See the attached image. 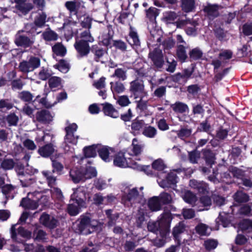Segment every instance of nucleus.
Instances as JSON below:
<instances>
[{
	"label": "nucleus",
	"instance_id": "f257e3e1",
	"mask_svg": "<svg viewBox=\"0 0 252 252\" xmlns=\"http://www.w3.org/2000/svg\"><path fill=\"white\" fill-rule=\"evenodd\" d=\"M76 232L83 235L93 233L98 226V222L87 215H81L76 222Z\"/></svg>",
	"mask_w": 252,
	"mask_h": 252
},
{
	"label": "nucleus",
	"instance_id": "f03ea898",
	"mask_svg": "<svg viewBox=\"0 0 252 252\" xmlns=\"http://www.w3.org/2000/svg\"><path fill=\"white\" fill-rule=\"evenodd\" d=\"M130 153L128 151L120 152L115 155L114 158V164L122 168L130 167L137 170H141V166L136 162L133 161L130 156Z\"/></svg>",
	"mask_w": 252,
	"mask_h": 252
},
{
	"label": "nucleus",
	"instance_id": "7ed1b4c3",
	"mask_svg": "<svg viewBox=\"0 0 252 252\" xmlns=\"http://www.w3.org/2000/svg\"><path fill=\"white\" fill-rule=\"evenodd\" d=\"M96 175L95 169L91 166L86 168H74L70 171V176L75 183L85 182L87 180L95 177Z\"/></svg>",
	"mask_w": 252,
	"mask_h": 252
},
{
	"label": "nucleus",
	"instance_id": "20e7f679",
	"mask_svg": "<svg viewBox=\"0 0 252 252\" xmlns=\"http://www.w3.org/2000/svg\"><path fill=\"white\" fill-rule=\"evenodd\" d=\"M157 182L162 188H170L178 182V178L174 173L160 172L158 174Z\"/></svg>",
	"mask_w": 252,
	"mask_h": 252
},
{
	"label": "nucleus",
	"instance_id": "39448f33",
	"mask_svg": "<svg viewBox=\"0 0 252 252\" xmlns=\"http://www.w3.org/2000/svg\"><path fill=\"white\" fill-rule=\"evenodd\" d=\"M129 91L135 99L143 98L147 95L142 81L135 80L130 82Z\"/></svg>",
	"mask_w": 252,
	"mask_h": 252
},
{
	"label": "nucleus",
	"instance_id": "423d86ee",
	"mask_svg": "<svg viewBox=\"0 0 252 252\" xmlns=\"http://www.w3.org/2000/svg\"><path fill=\"white\" fill-rule=\"evenodd\" d=\"M40 64V59L37 57H32L28 61L22 62L19 66L20 71L24 73H28L38 68Z\"/></svg>",
	"mask_w": 252,
	"mask_h": 252
},
{
	"label": "nucleus",
	"instance_id": "0eeeda50",
	"mask_svg": "<svg viewBox=\"0 0 252 252\" xmlns=\"http://www.w3.org/2000/svg\"><path fill=\"white\" fill-rule=\"evenodd\" d=\"M29 32L26 30L19 31L15 35V42L18 46L27 47L31 46L33 41L30 38L27 34Z\"/></svg>",
	"mask_w": 252,
	"mask_h": 252
},
{
	"label": "nucleus",
	"instance_id": "6e6552de",
	"mask_svg": "<svg viewBox=\"0 0 252 252\" xmlns=\"http://www.w3.org/2000/svg\"><path fill=\"white\" fill-rule=\"evenodd\" d=\"M131 146L132 149L130 151L127 150L130 153V157L132 158L133 161H136L135 160H139L140 159H137L136 157L141 154L144 145L137 138H135L132 140Z\"/></svg>",
	"mask_w": 252,
	"mask_h": 252
},
{
	"label": "nucleus",
	"instance_id": "1a4fd4ad",
	"mask_svg": "<svg viewBox=\"0 0 252 252\" xmlns=\"http://www.w3.org/2000/svg\"><path fill=\"white\" fill-rule=\"evenodd\" d=\"M149 57L151 59L154 65L158 68L162 66L164 63L163 56L162 51L159 48H155L149 54Z\"/></svg>",
	"mask_w": 252,
	"mask_h": 252
},
{
	"label": "nucleus",
	"instance_id": "9d476101",
	"mask_svg": "<svg viewBox=\"0 0 252 252\" xmlns=\"http://www.w3.org/2000/svg\"><path fill=\"white\" fill-rule=\"evenodd\" d=\"M77 129V126L75 124H72L65 128V140L69 143L76 144L77 142L78 136L75 133Z\"/></svg>",
	"mask_w": 252,
	"mask_h": 252
},
{
	"label": "nucleus",
	"instance_id": "9b49d317",
	"mask_svg": "<svg viewBox=\"0 0 252 252\" xmlns=\"http://www.w3.org/2000/svg\"><path fill=\"white\" fill-rule=\"evenodd\" d=\"M87 189L85 187H80L74 191L72 198L79 201L81 206H86L85 199L86 198Z\"/></svg>",
	"mask_w": 252,
	"mask_h": 252
},
{
	"label": "nucleus",
	"instance_id": "f8f14e48",
	"mask_svg": "<svg viewBox=\"0 0 252 252\" xmlns=\"http://www.w3.org/2000/svg\"><path fill=\"white\" fill-rule=\"evenodd\" d=\"M172 219L171 214L170 212H166L162 213L158 219V225L162 227L164 231L166 232L169 231L171 220Z\"/></svg>",
	"mask_w": 252,
	"mask_h": 252
},
{
	"label": "nucleus",
	"instance_id": "ddd939ff",
	"mask_svg": "<svg viewBox=\"0 0 252 252\" xmlns=\"http://www.w3.org/2000/svg\"><path fill=\"white\" fill-rule=\"evenodd\" d=\"M16 3V8L18 10L19 14L26 15L32 8V4L29 3H26V0H14Z\"/></svg>",
	"mask_w": 252,
	"mask_h": 252
},
{
	"label": "nucleus",
	"instance_id": "4468645a",
	"mask_svg": "<svg viewBox=\"0 0 252 252\" xmlns=\"http://www.w3.org/2000/svg\"><path fill=\"white\" fill-rule=\"evenodd\" d=\"M97 151L100 157L105 162L111 160V154L114 153L113 149L107 146L101 147Z\"/></svg>",
	"mask_w": 252,
	"mask_h": 252
},
{
	"label": "nucleus",
	"instance_id": "2eb2a0df",
	"mask_svg": "<svg viewBox=\"0 0 252 252\" xmlns=\"http://www.w3.org/2000/svg\"><path fill=\"white\" fill-rule=\"evenodd\" d=\"M75 48L78 53L81 56L87 55L90 51L89 43L77 40L74 44Z\"/></svg>",
	"mask_w": 252,
	"mask_h": 252
},
{
	"label": "nucleus",
	"instance_id": "dca6fc26",
	"mask_svg": "<svg viewBox=\"0 0 252 252\" xmlns=\"http://www.w3.org/2000/svg\"><path fill=\"white\" fill-rule=\"evenodd\" d=\"M53 116L48 110H42L36 114L37 120L42 123L47 124L52 121Z\"/></svg>",
	"mask_w": 252,
	"mask_h": 252
},
{
	"label": "nucleus",
	"instance_id": "f3484780",
	"mask_svg": "<svg viewBox=\"0 0 252 252\" xmlns=\"http://www.w3.org/2000/svg\"><path fill=\"white\" fill-rule=\"evenodd\" d=\"M189 185L191 188L197 189L201 193H205L209 189L207 184L203 182H198L195 180H190Z\"/></svg>",
	"mask_w": 252,
	"mask_h": 252
},
{
	"label": "nucleus",
	"instance_id": "a211bd4d",
	"mask_svg": "<svg viewBox=\"0 0 252 252\" xmlns=\"http://www.w3.org/2000/svg\"><path fill=\"white\" fill-rule=\"evenodd\" d=\"M40 221L44 225L52 228L55 227L58 223L56 219L46 214L42 215L40 218Z\"/></svg>",
	"mask_w": 252,
	"mask_h": 252
},
{
	"label": "nucleus",
	"instance_id": "6ab92c4d",
	"mask_svg": "<svg viewBox=\"0 0 252 252\" xmlns=\"http://www.w3.org/2000/svg\"><path fill=\"white\" fill-rule=\"evenodd\" d=\"M181 7L185 12L189 13L194 11L195 9V0H181Z\"/></svg>",
	"mask_w": 252,
	"mask_h": 252
},
{
	"label": "nucleus",
	"instance_id": "aec40b11",
	"mask_svg": "<svg viewBox=\"0 0 252 252\" xmlns=\"http://www.w3.org/2000/svg\"><path fill=\"white\" fill-rule=\"evenodd\" d=\"M103 112L105 115L116 118L119 117L118 111L111 104L106 103L103 104Z\"/></svg>",
	"mask_w": 252,
	"mask_h": 252
},
{
	"label": "nucleus",
	"instance_id": "412c9836",
	"mask_svg": "<svg viewBox=\"0 0 252 252\" xmlns=\"http://www.w3.org/2000/svg\"><path fill=\"white\" fill-rule=\"evenodd\" d=\"M137 107L144 112L146 115H151L153 113V107L148 104L147 101H144L142 98H140V100L137 102Z\"/></svg>",
	"mask_w": 252,
	"mask_h": 252
},
{
	"label": "nucleus",
	"instance_id": "4be33fe9",
	"mask_svg": "<svg viewBox=\"0 0 252 252\" xmlns=\"http://www.w3.org/2000/svg\"><path fill=\"white\" fill-rule=\"evenodd\" d=\"M79 203V201L74 199L73 203L69 204L67 208V212L71 216H76L78 214L80 211L81 208L86 207V206H81Z\"/></svg>",
	"mask_w": 252,
	"mask_h": 252
},
{
	"label": "nucleus",
	"instance_id": "5701e85b",
	"mask_svg": "<svg viewBox=\"0 0 252 252\" xmlns=\"http://www.w3.org/2000/svg\"><path fill=\"white\" fill-rule=\"evenodd\" d=\"M162 204L158 196H154L148 201V206L152 211H158L161 209Z\"/></svg>",
	"mask_w": 252,
	"mask_h": 252
},
{
	"label": "nucleus",
	"instance_id": "b1692460",
	"mask_svg": "<svg viewBox=\"0 0 252 252\" xmlns=\"http://www.w3.org/2000/svg\"><path fill=\"white\" fill-rule=\"evenodd\" d=\"M38 153L43 157H48L55 152V149L51 144H47L38 149Z\"/></svg>",
	"mask_w": 252,
	"mask_h": 252
},
{
	"label": "nucleus",
	"instance_id": "393cba45",
	"mask_svg": "<svg viewBox=\"0 0 252 252\" xmlns=\"http://www.w3.org/2000/svg\"><path fill=\"white\" fill-rule=\"evenodd\" d=\"M20 205L24 208L31 210H34L37 208L38 205L36 200H33L29 198H24L22 199Z\"/></svg>",
	"mask_w": 252,
	"mask_h": 252
},
{
	"label": "nucleus",
	"instance_id": "a878e982",
	"mask_svg": "<svg viewBox=\"0 0 252 252\" xmlns=\"http://www.w3.org/2000/svg\"><path fill=\"white\" fill-rule=\"evenodd\" d=\"M171 107L175 112L178 113H183L189 111L188 106L186 104L179 101L172 104Z\"/></svg>",
	"mask_w": 252,
	"mask_h": 252
},
{
	"label": "nucleus",
	"instance_id": "bb28decb",
	"mask_svg": "<svg viewBox=\"0 0 252 252\" xmlns=\"http://www.w3.org/2000/svg\"><path fill=\"white\" fill-rule=\"evenodd\" d=\"M130 29L129 37L127 39L128 42L131 46H139L140 45V40L137 32L131 27H130Z\"/></svg>",
	"mask_w": 252,
	"mask_h": 252
},
{
	"label": "nucleus",
	"instance_id": "cd10ccee",
	"mask_svg": "<svg viewBox=\"0 0 252 252\" xmlns=\"http://www.w3.org/2000/svg\"><path fill=\"white\" fill-rule=\"evenodd\" d=\"M112 77H116L121 81H125L127 78V69L125 67L117 68Z\"/></svg>",
	"mask_w": 252,
	"mask_h": 252
},
{
	"label": "nucleus",
	"instance_id": "c85d7f7f",
	"mask_svg": "<svg viewBox=\"0 0 252 252\" xmlns=\"http://www.w3.org/2000/svg\"><path fill=\"white\" fill-rule=\"evenodd\" d=\"M76 40L87 43H92L94 41V38L91 35L89 30L82 32Z\"/></svg>",
	"mask_w": 252,
	"mask_h": 252
},
{
	"label": "nucleus",
	"instance_id": "c756f323",
	"mask_svg": "<svg viewBox=\"0 0 252 252\" xmlns=\"http://www.w3.org/2000/svg\"><path fill=\"white\" fill-rule=\"evenodd\" d=\"M234 200L238 203H245L249 200V196L242 191H237L233 196Z\"/></svg>",
	"mask_w": 252,
	"mask_h": 252
},
{
	"label": "nucleus",
	"instance_id": "7c9ffc66",
	"mask_svg": "<svg viewBox=\"0 0 252 252\" xmlns=\"http://www.w3.org/2000/svg\"><path fill=\"white\" fill-rule=\"evenodd\" d=\"M110 85L111 90L113 94L122 93L125 90L124 85L119 81L112 82L110 83Z\"/></svg>",
	"mask_w": 252,
	"mask_h": 252
},
{
	"label": "nucleus",
	"instance_id": "2f4dec72",
	"mask_svg": "<svg viewBox=\"0 0 252 252\" xmlns=\"http://www.w3.org/2000/svg\"><path fill=\"white\" fill-rule=\"evenodd\" d=\"M97 151L96 147L94 146L84 148V153L85 158H83L82 159L87 161V158L95 157L96 156ZM87 161L89 162L88 161Z\"/></svg>",
	"mask_w": 252,
	"mask_h": 252
},
{
	"label": "nucleus",
	"instance_id": "473e14b6",
	"mask_svg": "<svg viewBox=\"0 0 252 252\" xmlns=\"http://www.w3.org/2000/svg\"><path fill=\"white\" fill-rule=\"evenodd\" d=\"M182 197L185 202L190 204H194L197 201L196 195L189 190L185 191Z\"/></svg>",
	"mask_w": 252,
	"mask_h": 252
},
{
	"label": "nucleus",
	"instance_id": "72a5a7b5",
	"mask_svg": "<svg viewBox=\"0 0 252 252\" xmlns=\"http://www.w3.org/2000/svg\"><path fill=\"white\" fill-rule=\"evenodd\" d=\"M42 174L47 181L48 186L50 187H53L56 185V179L53 175L51 172L49 171H43Z\"/></svg>",
	"mask_w": 252,
	"mask_h": 252
},
{
	"label": "nucleus",
	"instance_id": "f704fd0d",
	"mask_svg": "<svg viewBox=\"0 0 252 252\" xmlns=\"http://www.w3.org/2000/svg\"><path fill=\"white\" fill-rule=\"evenodd\" d=\"M218 6L208 4L204 8V11L210 16L216 17L218 15Z\"/></svg>",
	"mask_w": 252,
	"mask_h": 252
},
{
	"label": "nucleus",
	"instance_id": "c9c22d12",
	"mask_svg": "<svg viewBox=\"0 0 252 252\" xmlns=\"http://www.w3.org/2000/svg\"><path fill=\"white\" fill-rule=\"evenodd\" d=\"M195 229L197 233L201 235H209L211 232V229L203 223H200L197 225Z\"/></svg>",
	"mask_w": 252,
	"mask_h": 252
},
{
	"label": "nucleus",
	"instance_id": "e433bc0d",
	"mask_svg": "<svg viewBox=\"0 0 252 252\" xmlns=\"http://www.w3.org/2000/svg\"><path fill=\"white\" fill-rule=\"evenodd\" d=\"M185 230V225L183 222H180L173 229L172 234L175 239Z\"/></svg>",
	"mask_w": 252,
	"mask_h": 252
},
{
	"label": "nucleus",
	"instance_id": "4c0bfd02",
	"mask_svg": "<svg viewBox=\"0 0 252 252\" xmlns=\"http://www.w3.org/2000/svg\"><path fill=\"white\" fill-rule=\"evenodd\" d=\"M144 122L143 121L134 120L131 125V133L135 135L138 133L140 129L143 127Z\"/></svg>",
	"mask_w": 252,
	"mask_h": 252
},
{
	"label": "nucleus",
	"instance_id": "58836bf2",
	"mask_svg": "<svg viewBox=\"0 0 252 252\" xmlns=\"http://www.w3.org/2000/svg\"><path fill=\"white\" fill-rule=\"evenodd\" d=\"M178 137L182 139H185L189 137L192 133V129L187 127H182L176 131Z\"/></svg>",
	"mask_w": 252,
	"mask_h": 252
},
{
	"label": "nucleus",
	"instance_id": "ea45409f",
	"mask_svg": "<svg viewBox=\"0 0 252 252\" xmlns=\"http://www.w3.org/2000/svg\"><path fill=\"white\" fill-rule=\"evenodd\" d=\"M52 50L54 53L53 57L57 60V57H62L63 56V45L61 43H56L52 47Z\"/></svg>",
	"mask_w": 252,
	"mask_h": 252
},
{
	"label": "nucleus",
	"instance_id": "a19ab883",
	"mask_svg": "<svg viewBox=\"0 0 252 252\" xmlns=\"http://www.w3.org/2000/svg\"><path fill=\"white\" fill-rule=\"evenodd\" d=\"M203 53L198 48L192 49L189 53V58L191 60H197L202 57Z\"/></svg>",
	"mask_w": 252,
	"mask_h": 252
},
{
	"label": "nucleus",
	"instance_id": "79ce46f5",
	"mask_svg": "<svg viewBox=\"0 0 252 252\" xmlns=\"http://www.w3.org/2000/svg\"><path fill=\"white\" fill-rule=\"evenodd\" d=\"M61 78L58 77L54 76L49 79L48 84L51 89L55 90L61 85Z\"/></svg>",
	"mask_w": 252,
	"mask_h": 252
},
{
	"label": "nucleus",
	"instance_id": "37998d69",
	"mask_svg": "<svg viewBox=\"0 0 252 252\" xmlns=\"http://www.w3.org/2000/svg\"><path fill=\"white\" fill-rule=\"evenodd\" d=\"M138 195V192L137 189L135 188H133L129 191L128 194L126 195H125L123 197L122 200L123 201L125 200L132 201L137 197Z\"/></svg>",
	"mask_w": 252,
	"mask_h": 252
},
{
	"label": "nucleus",
	"instance_id": "c03bdc74",
	"mask_svg": "<svg viewBox=\"0 0 252 252\" xmlns=\"http://www.w3.org/2000/svg\"><path fill=\"white\" fill-rule=\"evenodd\" d=\"M157 130L154 127L149 126L145 127L142 134L146 137L149 138H154L157 134Z\"/></svg>",
	"mask_w": 252,
	"mask_h": 252
},
{
	"label": "nucleus",
	"instance_id": "a18cd8bd",
	"mask_svg": "<svg viewBox=\"0 0 252 252\" xmlns=\"http://www.w3.org/2000/svg\"><path fill=\"white\" fill-rule=\"evenodd\" d=\"M43 38L46 41L56 40L57 39V34L53 31L47 30L42 33Z\"/></svg>",
	"mask_w": 252,
	"mask_h": 252
},
{
	"label": "nucleus",
	"instance_id": "49530a36",
	"mask_svg": "<svg viewBox=\"0 0 252 252\" xmlns=\"http://www.w3.org/2000/svg\"><path fill=\"white\" fill-rule=\"evenodd\" d=\"M169 231H168L167 232H166V231H164V232L160 231V233L162 238L156 239L154 242L155 245L158 247H163L166 243V237L167 234H169Z\"/></svg>",
	"mask_w": 252,
	"mask_h": 252
},
{
	"label": "nucleus",
	"instance_id": "de8ad7c7",
	"mask_svg": "<svg viewBox=\"0 0 252 252\" xmlns=\"http://www.w3.org/2000/svg\"><path fill=\"white\" fill-rule=\"evenodd\" d=\"M60 156H61V155L60 154H59L58 155L57 154H56L55 158H54V156H52L51 158V159L52 160V165H53V167L54 168V169H53L54 172H55V171L60 172V171H61L62 170L63 166H62V164L60 162H59V161H58L56 159V158H59Z\"/></svg>",
	"mask_w": 252,
	"mask_h": 252
},
{
	"label": "nucleus",
	"instance_id": "09e8293b",
	"mask_svg": "<svg viewBox=\"0 0 252 252\" xmlns=\"http://www.w3.org/2000/svg\"><path fill=\"white\" fill-rule=\"evenodd\" d=\"M52 75V72L47 68L42 67L38 73V78L42 80H46Z\"/></svg>",
	"mask_w": 252,
	"mask_h": 252
},
{
	"label": "nucleus",
	"instance_id": "8fccbe9b",
	"mask_svg": "<svg viewBox=\"0 0 252 252\" xmlns=\"http://www.w3.org/2000/svg\"><path fill=\"white\" fill-rule=\"evenodd\" d=\"M177 55L181 62H185L187 58L185 48L183 45H179L177 50Z\"/></svg>",
	"mask_w": 252,
	"mask_h": 252
},
{
	"label": "nucleus",
	"instance_id": "3c124183",
	"mask_svg": "<svg viewBox=\"0 0 252 252\" xmlns=\"http://www.w3.org/2000/svg\"><path fill=\"white\" fill-rule=\"evenodd\" d=\"M20 140L22 141L24 146L29 150H34L36 149V146L34 142L29 139H24L20 137Z\"/></svg>",
	"mask_w": 252,
	"mask_h": 252
},
{
	"label": "nucleus",
	"instance_id": "603ef678",
	"mask_svg": "<svg viewBox=\"0 0 252 252\" xmlns=\"http://www.w3.org/2000/svg\"><path fill=\"white\" fill-rule=\"evenodd\" d=\"M158 197L159 198L161 204H169L171 203L172 201L171 195L166 192H162Z\"/></svg>",
	"mask_w": 252,
	"mask_h": 252
},
{
	"label": "nucleus",
	"instance_id": "864d4df0",
	"mask_svg": "<svg viewBox=\"0 0 252 252\" xmlns=\"http://www.w3.org/2000/svg\"><path fill=\"white\" fill-rule=\"evenodd\" d=\"M178 17V15L173 11H168L164 13V19L169 23L173 22Z\"/></svg>",
	"mask_w": 252,
	"mask_h": 252
},
{
	"label": "nucleus",
	"instance_id": "5fc2aeb1",
	"mask_svg": "<svg viewBox=\"0 0 252 252\" xmlns=\"http://www.w3.org/2000/svg\"><path fill=\"white\" fill-rule=\"evenodd\" d=\"M218 241L213 239H208L204 242V245L206 250L210 251L215 249L218 246Z\"/></svg>",
	"mask_w": 252,
	"mask_h": 252
},
{
	"label": "nucleus",
	"instance_id": "6e6d98bb",
	"mask_svg": "<svg viewBox=\"0 0 252 252\" xmlns=\"http://www.w3.org/2000/svg\"><path fill=\"white\" fill-rule=\"evenodd\" d=\"M46 18V15L44 13H39L34 20L35 25L39 27L43 26L45 23Z\"/></svg>",
	"mask_w": 252,
	"mask_h": 252
},
{
	"label": "nucleus",
	"instance_id": "4d7b16f0",
	"mask_svg": "<svg viewBox=\"0 0 252 252\" xmlns=\"http://www.w3.org/2000/svg\"><path fill=\"white\" fill-rule=\"evenodd\" d=\"M153 167L159 171V173L163 172L162 171L166 167L163 161L161 159L155 160L152 164Z\"/></svg>",
	"mask_w": 252,
	"mask_h": 252
},
{
	"label": "nucleus",
	"instance_id": "13d9d810",
	"mask_svg": "<svg viewBox=\"0 0 252 252\" xmlns=\"http://www.w3.org/2000/svg\"><path fill=\"white\" fill-rule=\"evenodd\" d=\"M158 15V9L155 7H150L146 10V16L150 20L155 19Z\"/></svg>",
	"mask_w": 252,
	"mask_h": 252
},
{
	"label": "nucleus",
	"instance_id": "bf43d9fd",
	"mask_svg": "<svg viewBox=\"0 0 252 252\" xmlns=\"http://www.w3.org/2000/svg\"><path fill=\"white\" fill-rule=\"evenodd\" d=\"M14 162L11 159H5L2 161L1 164V167L5 170H10L13 168Z\"/></svg>",
	"mask_w": 252,
	"mask_h": 252
},
{
	"label": "nucleus",
	"instance_id": "052dcab7",
	"mask_svg": "<svg viewBox=\"0 0 252 252\" xmlns=\"http://www.w3.org/2000/svg\"><path fill=\"white\" fill-rule=\"evenodd\" d=\"M117 103L121 106H126L130 103L128 96L127 95H122L120 96L117 100Z\"/></svg>",
	"mask_w": 252,
	"mask_h": 252
},
{
	"label": "nucleus",
	"instance_id": "680f3d73",
	"mask_svg": "<svg viewBox=\"0 0 252 252\" xmlns=\"http://www.w3.org/2000/svg\"><path fill=\"white\" fill-rule=\"evenodd\" d=\"M233 53L231 50H225L222 51L219 54V58L221 59L225 60L230 59L232 57Z\"/></svg>",
	"mask_w": 252,
	"mask_h": 252
},
{
	"label": "nucleus",
	"instance_id": "e2e57ef3",
	"mask_svg": "<svg viewBox=\"0 0 252 252\" xmlns=\"http://www.w3.org/2000/svg\"><path fill=\"white\" fill-rule=\"evenodd\" d=\"M13 107V104L7 99L0 100V109L2 110H9Z\"/></svg>",
	"mask_w": 252,
	"mask_h": 252
},
{
	"label": "nucleus",
	"instance_id": "0e129e2a",
	"mask_svg": "<svg viewBox=\"0 0 252 252\" xmlns=\"http://www.w3.org/2000/svg\"><path fill=\"white\" fill-rule=\"evenodd\" d=\"M40 95H37L34 101H37L42 106H44L46 108H50L53 105L51 104L47 100L46 97H43L39 99Z\"/></svg>",
	"mask_w": 252,
	"mask_h": 252
},
{
	"label": "nucleus",
	"instance_id": "69168bd1",
	"mask_svg": "<svg viewBox=\"0 0 252 252\" xmlns=\"http://www.w3.org/2000/svg\"><path fill=\"white\" fill-rule=\"evenodd\" d=\"M18 119V117L14 113L10 114L7 117V121L9 124L11 126H16Z\"/></svg>",
	"mask_w": 252,
	"mask_h": 252
},
{
	"label": "nucleus",
	"instance_id": "338daca9",
	"mask_svg": "<svg viewBox=\"0 0 252 252\" xmlns=\"http://www.w3.org/2000/svg\"><path fill=\"white\" fill-rule=\"evenodd\" d=\"M20 98L24 101L29 102L32 99L33 96L29 92H22L19 94Z\"/></svg>",
	"mask_w": 252,
	"mask_h": 252
},
{
	"label": "nucleus",
	"instance_id": "774afa93",
	"mask_svg": "<svg viewBox=\"0 0 252 252\" xmlns=\"http://www.w3.org/2000/svg\"><path fill=\"white\" fill-rule=\"evenodd\" d=\"M33 235L36 240L42 241L45 239L46 233L42 230H36L34 231Z\"/></svg>",
	"mask_w": 252,
	"mask_h": 252
}]
</instances>
